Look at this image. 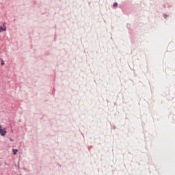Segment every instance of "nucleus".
Here are the masks:
<instances>
[{
    "mask_svg": "<svg viewBox=\"0 0 175 175\" xmlns=\"http://www.w3.org/2000/svg\"><path fill=\"white\" fill-rule=\"evenodd\" d=\"M0 32H2V31H6V27H3L2 26L0 27Z\"/></svg>",
    "mask_w": 175,
    "mask_h": 175,
    "instance_id": "nucleus-1",
    "label": "nucleus"
},
{
    "mask_svg": "<svg viewBox=\"0 0 175 175\" xmlns=\"http://www.w3.org/2000/svg\"><path fill=\"white\" fill-rule=\"evenodd\" d=\"M118 5V4L117 3H113L114 8H117Z\"/></svg>",
    "mask_w": 175,
    "mask_h": 175,
    "instance_id": "nucleus-2",
    "label": "nucleus"
}]
</instances>
